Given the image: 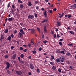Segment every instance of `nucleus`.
<instances>
[{
    "label": "nucleus",
    "mask_w": 76,
    "mask_h": 76,
    "mask_svg": "<svg viewBox=\"0 0 76 76\" xmlns=\"http://www.w3.org/2000/svg\"><path fill=\"white\" fill-rule=\"evenodd\" d=\"M31 30V32L33 34H35L36 31L34 28H28V31H29Z\"/></svg>",
    "instance_id": "nucleus-1"
},
{
    "label": "nucleus",
    "mask_w": 76,
    "mask_h": 76,
    "mask_svg": "<svg viewBox=\"0 0 76 76\" xmlns=\"http://www.w3.org/2000/svg\"><path fill=\"white\" fill-rule=\"evenodd\" d=\"M6 64V65H7V66L6 67V70H7V69H8V68L10 67V64L8 62H7Z\"/></svg>",
    "instance_id": "nucleus-2"
},
{
    "label": "nucleus",
    "mask_w": 76,
    "mask_h": 76,
    "mask_svg": "<svg viewBox=\"0 0 76 76\" xmlns=\"http://www.w3.org/2000/svg\"><path fill=\"white\" fill-rule=\"evenodd\" d=\"M71 9H74V8H76V4H75L73 5H72V6H70V8Z\"/></svg>",
    "instance_id": "nucleus-3"
},
{
    "label": "nucleus",
    "mask_w": 76,
    "mask_h": 76,
    "mask_svg": "<svg viewBox=\"0 0 76 76\" xmlns=\"http://www.w3.org/2000/svg\"><path fill=\"white\" fill-rule=\"evenodd\" d=\"M34 18V15H29V16L28 17V19H33Z\"/></svg>",
    "instance_id": "nucleus-4"
},
{
    "label": "nucleus",
    "mask_w": 76,
    "mask_h": 76,
    "mask_svg": "<svg viewBox=\"0 0 76 76\" xmlns=\"http://www.w3.org/2000/svg\"><path fill=\"white\" fill-rule=\"evenodd\" d=\"M64 61V58L61 57H60V63H63Z\"/></svg>",
    "instance_id": "nucleus-5"
},
{
    "label": "nucleus",
    "mask_w": 76,
    "mask_h": 76,
    "mask_svg": "<svg viewBox=\"0 0 76 76\" xmlns=\"http://www.w3.org/2000/svg\"><path fill=\"white\" fill-rule=\"evenodd\" d=\"M17 75H21L22 72L21 71H17L16 72Z\"/></svg>",
    "instance_id": "nucleus-6"
},
{
    "label": "nucleus",
    "mask_w": 76,
    "mask_h": 76,
    "mask_svg": "<svg viewBox=\"0 0 76 76\" xmlns=\"http://www.w3.org/2000/svg\"><path fill=\"white\" fill-rule=\"evenodd\" d=\"M30 67L31 69H34V66L33 64L31 63L30 64Z\"/></svg>",
    "instance_id": "nucleus-7"
},
{
    "label": "nucleus",
    "mask_w": 76,
    "mask_h": 76,
    "mask_svg": "<svg viewBox=\"0 0 76 76\" xmlns=\"http://www.w3.org/2000/svg\"><path fill=\"white\" fill-rule=\"evenodd\" d=\"M43 14L45 16V17H47V12L46 11H45L44 12Z\"/></svg>",
    "instance_id": "nucleus-8"
},
{
    "label": "nucleus",
    "mask_w": 76,
    "mask_h": 76,
    "mask_svg": "<svg viewBox=\"0 0 76 76\" xmlns=\"http://www.w3.org/2000/svg\"><path fill=\"white\" fill-rule=\"evenodd\" d=\"M3 39H4V37L3 36V35H1L0 38V41H2Z\"/></svg>",
    "instance_id": "nucleus-9"
},
{
    "label": "nucleus",
    "mask_w": 76,
    "mask_h": 76,
    "mask_svg": "<svg viewBox=\"0 0 76 76\" xmlns=\"http://www.w3.org/2000/svg\"><path fill=\"white\" fill-rule=\"evenodd\" d=\"M20 32L21 33L22 35L23 34H25V32L24 31H23V29H21L20 30Z\"/></svg>",
    "instance_id": "nucleus-10"
},
{
    "label": "nucleus",
    "mask_w": 76,
    "mask_h": 76,
    "mask_svg": "<svg viewBox=\"0 0 76 76\" xmlns=\"http://www.w3.org/2000/svg\"><path fill=\"white\" fill-rule=\"evenodd\" d=\"M52 69L53 70H55L56 69V66H52Z\"/></svg>",
    "instance_id": "nucleus-11"
},
{
    "label": "nucleus",
    "mask_w": 76,
    "mask_h": 76,
    "mask_svg": "<svg viewBox=\"0 0 76 76\" xmlns=\"http://www.w3.org/2000/svg\"><path fill=\"white\" fill-rule=\"evenodd\" d=\"M16 57V54H14L12 56L13 59H15V58Z\"/></svg>",
    "instance_id": "nucleus-12"
},
{
    "label": "nucleus",
    "mask_w": 76,
    "mask_h": 76,
    "mask_svg": "<svg viewBox=\"0 0 76 76\" xmlns=\"http://www.w3.org/2000/svg\"><path fill=\"white\" fill-rule=\"evenodd\" d=\"M57 25H58V26H61V23L60 21H57Z\"/></svg>",
    "instance_id": "nucleus-13"
},
{
    "label": "nucleus",
    "mask_w": 76,
    "mask_h": 76,
    "mask_svg": "<svg viewBox=\"0 0 76 76\" xmlns=\"http://www.w3.org/2000/svg\"><path fill=\"white\" fill-rule=\"evenodd\" d=\"M20 8H21V9L23 8L24 7L23 4H20Z\"/></svg>",
    "instance_id": "nucleus-14"
},
{
    "label": "nucleus",
    "mask_w": 76,
    "mask_h": 76,
    "mask_svg": "<svg viewBox=\"0 0 76 76\" xmlns=\"http://www.w3.org/2000/svg\"><path fill=\"white\" fill-rule=\"evenodd\" d=\"M7 20H8L9 22H10V18H9L8 19L7 18L5 19V22H7Z\"/></svg>",
    "instance_id": "nucleus-15"
},
{
    "label": "nucleus",
    "mask_w": 76,
    "mask_h": 76,
    "mask_svg": "<svg viewBox=\"0 0 76 76\" xmlns=\"http://www.w3.org/2000/svg\"><path fill=\"white\" fill-rule=\"evenodd\" d=\"M48 19H44V20H43V21H42V23H44V22H48Z\"/></svg>",
    "instance_id": "nucleus-16"
},
{
    "label": "nucleus",
    "mask_w": 76,
    "mask_h": 76,
    "mask_svg": "<svg viewBox=\"0 0 76 76\" xmlns=\"http://www.w3.org/2000/svg\"><path fill=\"white\" fill-rule=\"evenodd\" d=\"M56 61L57 63H60V57L59 58H57V59H56Z\"/></svg>",
    "instance_id": "nucleus-17"
},
{
    "label": "nucleus",
    "mask_w": 76,
    "mask_h": 76,
    "mask_svg": "<svg viewBox=\"0 0 76 76\" xmlns=\"http://www.w3.org/2000/svg\"><path fill=\"white\" fill-rule=\"evenodd\" d=\"M46 26H45L44 28V32H47V30L46 29Z\"/></svg>",
    "instance_id": "nucleus-18"
},
{
    "label": "nucleus",
    "mask_w": 76,
    "mask_h": 76,
    "mask_svg": "<svg viewBox=\"0 0 76 76\" xmlns=\"http://www.w3.org/2000/svg\"><path fill=\"white\" fill-rule=\"evenodd\" d=\"M34 38H32V39H31V42L32 43L34 44Z\"/></svg>",
    "instance_id": "nucleus-19"
},
{
    "label": "nucleus",
    "mask_w": 76,
    "mask_h": 76,
    "mask_svg": "<svg viewBox=\"0 0 76 76\" xmlns=\"http://www.w3.org/2000/svg\"><path fill=\"white\" fill-rule=\"evenodd\" d=\"M19 35L20 37H23V35L22 34L21 32H19Z\"/></svg>",
    "instance_id": "nucleus-20"
},
{
    "label": "nucleus",
    "mask_w": 76,
    "mask_h": 76,
    "mask_svg": "<svg viewBox=\"0 0 76 76\" xmlns=\"http://www.w3.org/2000/svg\"><path fill=\"white\" fill-rule=\"evenodd\" d=\"M4 57L5 58H9V56L7 55H6L4 56Z\"/></svg>",
    "instance_id": "nucleus-21"
},
{
    "label": "nucleus",
    "mask_w": 76,
    "mask_h": 76,
    "mask_svg": "<svg viewBox=\"0 0 76 76\" xmlns=\"http://www.w3.org/2000/svg\"><path fill=\"white\" fill-rule=\"evenodd\" d=\"M32 5V4L31 2L29 1L28 2V6H30V7H31V5Z\"/></svg>",
    "instance_id": "nucleus-22"
},
{
    "label": "nucleus",
    "mask_w": 76,
    "mask_h": 76,
    "mask_svg": "<svg viewBox=\"0 0 76 76\" xmlns=\"http://www.w3.org/2000/svg\"><path fill=\"white\" fill-rule=\"evenodd\" d=\"M18 3H22L23 2L22 1H21V0H18Z\"/></svg>",
    "instance_id": "nucleus-23"
},
{
    "label": "nucleus",
    "mask_w": 76,
    "mask_h": 76,
    "mask_svg": "<svg viewBox=\"0 0 76 76\" xmlns=\"http://www.w3.org/2000/svg\"><path fill=\"white\" fill-rule=\"evenodd\" d=\"M71 54L70 52H67L66 53V55H67V56H70Z\"/></svg>",
    "instance_id": "nucleus-24"
},
{
    "label": "nucleus",
    "mask_w": 76,
    "mask_h": 76,
    "mask_svg": "<svg viewBox=\"0 0 76 76\" xmlns=\"http://www.w3.org/2000/svg\"><path fill=\"white\" fill-rule=\"evenodd\" d=\"M24 56V54H21L20 56V57H21V58H23Z\"/></svg>",
    "instance_id": "nucleus-25"
},
{
    "label": "nucleus",
    "mask_w": 76,
    "mask_h": 76,
    "mask_svg": "<svg viewBox=\"0 0 76 76\" xmlns=\"http://www.w3.org/2000/svg\"><path fill=\"white\" fill-rule=\"evenodd\" d=\"M31 43H28V46L29 48H31Z\"/></svg>",
    "instance_id": "nucleus-26"
},
{
    "label": "nucleus",
    "mask_w": 76,
    "mask_h": 76,
    "mask_svg": "<svg viewBox=\"0 0 76 76\" xmlns=\"http://www.w3.org/2000/svg\"><path fill=\"white\" fill-rule=\"evenodd\" d=\"M35 8L37 10H39V6H36L35 7Z\"/></svg>",
    "instance_id": "nucleus-27"
},
{
    "label": "nucleus",
    "mask_w": 76,
    "mask_h": 76,
    "mask_svg": "<svg viewBox=\"0 0 76 76\" xmlns=\"http://www.w3.org/2000/svg\"><path fill=\"white\" fill-rule=\"evenodd\" d=\"M68 19H70V18H71L72 17V15H68Z\"/></svg>",
    "instance_id": "nucleus-28"
},
{
    "label": "nucleus",
    "mask_w": 76,
    "mask_h": 76,
    "mask_svg": "<svg viewBox=\"0 0 76 76\" xmlns=\"http://www.w3.org/2000/svg\"><path fill=\"white\" fill-rule=\"evenodd\" d=\"M37 31L39 32H41V30H40V28H38V27H37Z\"/></svg>",
    "instance_id": "nucleus-29"
},
{
    "label": "nucleus",
    "mask_w": 76,
    "mask_h": 76,
    "mask_svg": "<svg viewBox=\"0 0 76 76\" xmlns=\"http://www.w3.org/2000/svg\"><path fill=\"white\" fill-rule=\"evenodd\" d=\"M64 13H62V15H60V16H59V18H62V17H63L64 15Z\"/></svg>",
    "instance_id": "nucleus-30"
},
{
    "label": "nucleus",
    "mask_w": 76,
    "mask_h": 76,
    "mask_svg": "<svg viewBox=\"0 0 76 76\" xmlns=\"http://www.w3.org/2000/svg\"><path fill=\"white\" fill-rule=\"evenodd\" d=\"M51 57L52 58V59H55V57L54 56H52V55H51Z\"/></svg>",
    "instance_id": "nucleus-31"
},
{
    "label": "nucleus",
    "mask_w": 76,
    "mask_h": 76,
    "mask_svg": "<svg viewBox=\"0 0 76 76\" xmlns=\"http://www.w3.org/2000/svg\"><path fill=\"white\" fill-rule=\"evenodd\" d=\"M8 32V29H6L4 31L5 33H7Z\"/></svg>",
    "instance_id": "nucleus-32"
},
{
    "label": "nucleus",
    "mask_w": 76,
    "mask_h": 76,
    "mask_svg": "<svg viewBox=\"0 0 76 76\" xmlns=\"http://www.w3.org/2000/svg\"><path fill=\"white\" fill-rule=\"evenodd\" d=\"M18 59L19 60V61L20 63V57H18Z\"/></svg>",
    "instance_id": "nucleus-33"
},
{
    "label": "nucleus",
    "mask_w": 76,
    "mask_h": 76,
    "mask_svg": "<svg viewBox=\"0 0 76 76\" xmlns=\"http://www.w3.org/2000/svg\"><path fill=\"white\" fill-rule=\"evenodd\" d=\"M25 63L24 61H22L21 60H20V63L21 64H23Z\"/></svg>",
    "instance_id": "nucleus-34"
},
{
    "label": "nucleus",
    "mask_w": 76,
    "mask_h": 76,
    "mask_svg": "<svg viewBox=\"0 0 76 76\" xmlns=\"http://www.w3.org/2000/svg\"><path fill=\"white\" fill-rule=\"evenodd\" d=\"M59 43L60 46H62V42H59Z\"/></svg>",
    "instance_id": "nucleus-35"
},
{
    "label": "nucleus",
    "mask_w": 76,
    "mask_h": 76,
    "mask_svg": "<svg viewBox=\"0 0 76 76\" xmlns=\"http://www.w3.org/2000/svg\"><path fill=\"white\" fill-rule=\"evenodd\" d=\"M56 53H61V52H60V50H57L56 51Z\"/></svg>",
    "instance_id": "nucleus-36"
},
{
    "label": "nucleus",
    "mask_w": 76,
    "mask_h": 76,
    "mask_svg": "<svg viewBox=\"0 0 76 76\" xmlns=\"http://www.w3.org/2000/svg\"><path fill=\"white\" fill-rule=\"evenodd\" d=\"M37 72H38V73H39L40 72L38 68H37Z\"/></svg>",
    "instance_id": "nucleus-37"
},
{
    "label": "nucleus",
    "mask_w": 76,
    "mask_h": 76,
    "mask_svg": "<svg viewBox=\"0 0 76 76\" xmlns=\"http://www.w3.org/2000/svg\"><path fill=\"white\" fill-rule=\"evenodd\" d=\"M50 64L51 65H53L54 64L52 62H50Z\"/></svg>",
    "instance_id": "nucleus-38"
},
{
    "label": "nucleus",
    "mask_w": 76,
    "mask_h": 76,
    "mask_svg": "<svg viewBox=\"0 0 76 76\" xmlns=\"http://www.w3.org/2000/svg\"><path fill=\"white\" fill-rule=\"evenodd\" d=\"M53 35H54V38H56V37H57V36H56V34H54Z\"/></svg>",
    "instance_id": "nucleus-39"
},
{
    "label": "nucleus",
    "mask_w": 76,
    "mask_h": 76,
    "mask_svg": "<svg viewBox=\"0 0 76 76\" xmlns=\"http://www.w3.org/2000/svg\"><path fill=\"white\" fill-rule=\"evenodd\" d=\"M70 33H71V34H73L74 33V32L72 31H70Z\"/></svg>",
    "instance_id": "nucleus-40"
},
{
    "label": "nucleus",
    "mask_w": 76,
    "mask_h": 76,
    "mask_svg": "<svg viewBox=\"0 0 76 76\" xmlns=\"http://www.w3.org/2000/svg\"><path fill=\"white\" fill-rule=\"evenodd\" d=\"M20 50H23V48L22 47H20Z\"/></svg>",
    "instance_id": "nucleus-41"
},
{
    "label": "nucleus",
    "mask_w": 76,
    "mask_h": 76,
    "mask_svg": "<svg viewBox=\"0 0 76 76\" xmlns=\"http://www.w3.org/2000/svg\"><path fill=\"white\" fill-rule=\"evenodd\" d=\"M60 53H63L64 54H65V53L64 52L63 50V51H61V52H60Z\"/></svg>",
    "instance_id": "nucleus-42"
},
{
    "label": "nucleus",
    "mask_w": 76,
    "mask_h": 76,
    "mask_svg": "<svg viewBox=\"0 0 76 76\" xmlns=\"http://www.w3.org/2000/svg\"><path fill=\"white\" fill-rule=\"evenodd\" d=\"M34 15H35V17H36V18H37V13H34Z\"/></svg>",
    "instance_id": "nucleus-43"
},
{
    "label": "nucleus",
    "mask_w": 76,
    "mask_h": 76,
    "mask_svg": "<svg viewBox=\"0 0 76 76\" xmlns=\"http://www.w3.org/2000/svg\"><path fill=\"white\" fill-rule=\"evenodd\" d=\"M11 37L12 38H13L14 37V35L13 34H12L11 35Z\"/></svg>",
    "instance_id": "nucleus-44"
},
{
    "label": "nucleus",
    "mask_w": 76,
    "mask_h": 76,
    "mask_svg": "<svg viewBox=\"0 0 76 76\" xmlns=\"http://www.w3.org/2000/svg\"><path fill=\"white\" fill-rule=\"evenodd\" d=\"M14 48V46H12L11 47V49H13Z\"/></svg>",
    "instance_id": "nucleus-45"
},
{
    "label": "nucleus",
    "mask_w": 76,
    "mask_h": 76,
    "mask_svg": "<svg viewBox=\"0 0 76 76\" xmlns=\"http://www.w3.org/2000/svg\"><path fill=\"white\" fill-rule=\"evenodd\" d=\"M32 52L33 53V54H35V53H37V52L35 50H34L33 51H32Z\"/></svg>",
    "instance_id": "nucleus-46"
},
{
    "label": "nucleus",
    "mask_w": 76,
    "mask_h": 76,
    "mask_svg": "<svg viewBox=\"0 0 76 76\" xmlns=\"http://www.w3.org/2000/svg\"><path fill=\"white\" fill-rule=\"evenodd\" d=\"M43 42L44 43H46L47 42H48V41H43Z\"/></svg>",
    "instance_id": "nucleus-47"
},
{
    "label": "nucleus",
    "mask_w": 76,
    "mask_h": 76,
    "mask_svg": "<svg viewBox=\"0 0 76 76\" xmlns=\"http://www.w3.org/2000/svg\"><path fill=\"white\" fill-rule=\"evenodd\" d=\"M58 71L60 73H61V68H59L58 69Z\"/></svg>",
    "instance_id": "nucleus-48"
},
{
    "label": "nucleus",
    "mask_w": 76,
    "mask_h": 76,
    "mask_svg": "<svg viewBox=\"0 0 76 76\" xmlns=\"http://www.w3.org/2000/svg\"><path fill=\"white\" fill-rule=\"evenodd\" d=\"M68 46H73V44H70V43H69V44H68Z\"/></svg>",
    "instance_id": "nucleus-49"
},
{
    "label": "nucleus",
    "mask_w": 76,
    "mask_h": 76,
    "mask_svg": "<svg viewBox=\"0 0 76 76\" xmlns=\"http://www.w3.org/2000/svg\"><path fill=\"white\" fill-rule=\"evenodd\" d=\"M11 13H12V14H14V11H11Z\"/></svg>",
    "instance_id": "nucleus-50"
},
{
    "label": "nucleus",
    "mask_w": 76,
    "mask_h": 76,
    "mask_svg": "<svg viewBox=\"0 0 76 76\" xmlns=\"http://www.w3.org/2000/svg\"><path fill=\"white\" fill-rule=\"evenodd\" d=\"M69 75H71L72 74V72H69L68 73Z\"/></svg>",
    "instance_id": "nucleus-51"
},
{
    "label": "nucleus",
    "mask_w": 76,
    "mask_h": 76,
    "mask_svg": "<svg viewBox=\"0 0 76 76\" xmlns=\"http://www.w3.org/2000/svg\"><path fill=\"white\" fill-rule=\"evenodd\" d=\"M60 36L59 34H57V38H60Z\"/></svg>",
    "instance_id": "nucleus-52"
},
{
    "label": "nucleus",
    "mask_w": 76,
    "mask_h": 76,
    "mask_svg": "<svg viewBox=\"0 0 76 76\" xmlns=\"http://www.w3.org/2000/svg\"><path fill=\"white\" fill-rule=\"evenodd\" d=\"M31 56H29V57H28V59H31Z\"/></svg>",
    "instance_id": "nucleus-53"
},
{
    "label": "nucleus",
    "mask_w": 76,
    "mask_h": 76,
    "mask_svg": "<svg viewBox=\"0 0 76 76\" xmlns=\"http://www.w3.org/2000/svg\"><path fill=\"white\" fill-rule=\"evenodd\" d=\"M42 50V48H39V51H41V50Z\"/></svg>",
    "instance_id": "nucleus-54"
},
{
    "label": "nucleus",
    "mask_w": 76,
    "mask_h": 76,
    "mask_svg": "<svg viewBox=\"0 0 76 76\" xmlns=\"http://www.w3.org/2000/svg\"><path fill=\"white\" fill-rule=\"evenodd\" d=\"M7 39L8 41H10V36H9L7 38Z\"/></svg>",
    "instance_id": "nucleus-55"
},
{
    "label": "nucleus",
    "mask_w": 76,
    "mask_h": 76,
    "mask_svg": "<svg viewBox=\"0 0 76 76\" xmlns=\"http://www.w3.org/2000/svg\"><path fill=\"white\" fill-rule=\"evenodd\" d=\"M10 7V3H9L8 5V8H9Z\"/></svg>",
    "instance_id": "nucleus-56"
},
{
    "label": "nucleus",
    "mask_w": 76,
    "mask_h": 76,
    "mask_svg": "<svg viewBox=\"0 0 76 76\" xmlns=\"http://www.w3.org/2000/svg\"><path fill=\"white\" fill-rule=\"evenodd\" d=\"M17 32V31L16 30H15L14 31V34H16V33Z\"/></svg>",
    "instance_id": "nucleus-57"
},
{
    "label": "nucleus",
    "mask_w": 76,
    "mask_h": 76,
    "mask_svg": "<svg viewBox=\"0 0 76 76\" xmlns=\"http://www.w3.org/2000/svg\"><path fill=\"white\" fill-rule=\"evenodd\" d=\"M53 12L52 10H50L49 11V12L50 13H52Z\"/></svg>",
    "instance_id": "nucleus-58"
},
{
    "label": "nucleus",
    "mask_w": 76,
    "mask_h": 76,
    "mask_svg": "<svg viewBox=\"0 0 76 76\" xmlns=\"http://www.w3.org/2000/svg\"><path fill=\"white\" fill-rule=\"evenodd\" d=\"M27 50L26 49H25L24 50H23V51H24V52H26L27 51Z\"/></svg>",
    "instance_id": "nucleus-59"
},
{
    "label": "nucleus",
    "mask_w": 76,
    "mask_h": 76,
    "mask_svg": "<svg viewBox=\"0 0 76 76\" xmlns=\"http://www.w3.org/2000/svg\"><path fill=\"white\" fill-rule=\"evenodd\" d=\"M67 63L69 64H70L71 62L69 61H67Z\"/></svg>",
    "instance_id": "nucleus-60"
},
{
    "label": "nucleus",
    "mask_w": 76,
    "mask_h": 76,
    "mask_svg": "<svg viewBox=\"0 0 76 76\" xmlns=\"http://www.w3.org/2000/svg\"><path fill=\"white\" fill-rule=\"evenodd\" d=\"M62 50H63L64 51H66V49H64V48L62 49Z\"/></svg>",
    "instance_id": "nucleus-61"
},
{
    "label": "nucleus",
    "mask_w": 76,
    "mask_h": 76,
    "mask_svg": "<svg viewBox=\"0 0 76 76\" xmlns=\"http://www.w3.org/2000/svg\"><path fill=\"white\" fill-rule=\"evenodd\" d=\"M68 15H65V18H68Z\"/></svg>",
    "instance_id": "nucleus-62"
},
{
    "label": "nucleus",
    "mask_w": 76,
    "mask_h": 76,
    "mask_svg": "<svg viewBox=\"0 0 76 76\" xmlns=\"http://www.w3.org/2000/svg\"><path fill=\"white\" fill-rule=\"evenodd\" d=\"M38 2L37 1H35V4H37V3H38Z\"/></svg>",
    "instance_id": "nucleus-63"
},
{
    "label": "nucleus",
    "mask_w": 76,
    "mask_h": 76,
    "mask_svg": "<svg viewBox=\"0 0 76 76\" xmlns=\"http://www.w3.org/2000/svg\"><path fill=\"white\" fill-rule=\"evenodd\" d=\"M70 68L71 69H73V68L72 66H70Z\"/></svg>",
    "instance_id": "nucleus-64"
}]
</instances>
